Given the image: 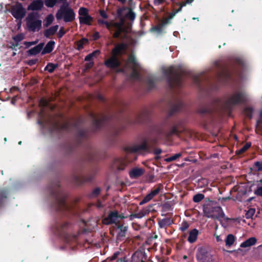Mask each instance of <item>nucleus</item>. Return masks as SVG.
Segmentation results:
<instances>
[{
    "instance_id": "1",
    "label": "nucleus",
    "mask_w": 262,
    "mask_h": 262,
    "mask_svg": "<svg viewBox=\"0 0 262 262\" xmlns=\"http://www.w3.org/2000/svg\"><path fill=\"white\" fill-rule=\"evenodd\" d=\"M51 196L54 200L53 207L59 212L64 213L70 210V207L66 203V195L60 188L58 181H55L49 186Z\"/></svg>"
},
{
    "instance_id": "2",
    "label": "nucleus",
    "mask_w": 262,
    "mask_h": 262,
    "mask_svg": "<svg viewBox=\"0 0 262 262\" xmlns=\"http://www.w3.org/2000/svg\"><path fill=\"white\" fill-rule=\"evenodd\" d=\"M166 76L167 83L169 89L172 91L174 88H181L183 84V76L186 71L181 66H170L163 71Z\"/></svg>"
},
{
    "instance_id": "3",
    "label": "nucleus",
    "mask_w": 262,
    "mask_h": 262,
    "mask_svg": "<svg viewBox=\"0 0 262 262\" xmlns=\"http://www.w3.org/2000/svg\"><path fill=\"white\" fill-rule=\"evenodd\" d=\"M48 123L49 130L51 133L60 134L62 132H70L73 128L78 129L80 120H77L73 123L66 121L62 124H60L58 122L48 121Z\"/></svg>"
},
{
    "instance_id": "4",
    "label": "nucleus",
    "mask_w": 262,
    "mask_h": 262,
    "mask_svg": "<svg viewBox=\"0 0 262 262\" xmlns=\"http://www.w3.org/2000/svg\"><path fill=\"white\" fill-rule=\"evenodd\" d=\"M247 101V96L242 90L236 91L230 94L225 101V104L229 109L233 107L245 103Z\"/></svg>"
},
{
    "instance_id": "5",
    "label": "nucleus",
    "mask_w": 262,
    "mask_h": 262,
    "mask_svg": "<svg viewBox=\"0 0 262 262\" xmlns=\"http://www.w3.org/2000/svg\"><path fill=\"white\" fill-rule=\"evenodd\" d=\"M203 211L206 217L214 220L221 221L225 216L222 207L220 206H213L207 204L204 206Z\"/></svg>"
},
{
    "instance_id": "6",
    "label": "nucleus",
    "mask_w": 262,
    "mask_h": 262,
    "mask_svg": "<svg viewBox=\"0 0 262 262\" xmlns=\"http://www.w3.org/2000/svg\"><path fill=\"white\" fill-rule=\"evenodd\" d=\"M39 15L37 12H30L26 18V25L29 31H38L41 28L42 21L38 19Z\"/></svg>"
},
{
    "instance_id": "7",
    "label": "nucleus",
    "mask_w": 262,
    "mask_h": 262,
    "mask_svg": "<svg viewBox=\"0 0 262 262\" xmlns=\"http://www.w3.org/2000/svg\"><path fill=\"white\" fill-rule=\"evenodd\" d=\"M57 20L63 19L66 23L71 22L75 18V13L74 10L69 7V4L66 3V6H62L56 14Z\"/></svg>"
},
{
    "instance_id": "8",
    "label": "nucleus",
    "mask_w": 262,
    "mask_h": 262,
    "mask_svg": "<svg viewBox=\"0 0 262 262\" xmlns=\"http://www.w3.org/2000/svg\"><path fill=\"white\" fill-rule=\"evenodd\" d=\"M90 115L93 120L91 129L93 133L99 130L103 125L108 123L112 120L111 116L103 114H100V118H97V117L92 113Z\"/></svg>"
},
{
    "instance_id": "9",
    "label": "nucleus",
    "mask_w": 262,
    "mask_h": 262,
    "mask_svg": "<svg viewBox=\"0 0 262 262\" xmlns=\"http://www.w3.org/2000/svg\"><path fill=\"white\" fill-rule=\"evenodd\" d=\"M180 122H173L171 125L169 126V129H166L163 127H157L155 130L157 134L159 136H162L166 138H169L174 135L179 136L181 131L179 130V127L180 125Z\"/></svg>"
},
{
    "instance_id": "10",
    "label": "nucleus",
    "mask_w": 262,
    "mask_h": 262,
    "mask_svg": "<svg viewBox=\"0 0 262 262\" xmlns=\"http://www.w3.org/2000/svg\"><path fill=\"white\" fill-rule=\"evenodd\" d=\"M106 28L110 30L112 26L116 29L115 32L113 34L114 38H120L121 39H125L127 37V34L128 33V29L124 26L122 23H114L113 24L107 21L105 24Z\"/></svg>"
},
{
    "instance_id": "11",
    "label": "nucleus",
    "mask_w": 262,
    "mask_h": 262,
    "mask_svg": "<svg viewBox=\"0 0 262 262\" xmlns=\"http://www.w3.org/2000/svg\"><path fill=\"white\" fill-rule=\"evenodd\" d=\"M97 171L96 168H92L85 174H75L73 177L74 181L78 185L91 182L94 179Z\"/></svg>"
},
{
    "instance_id": "12",
    "label": "nucleus",
    "mask_w": 262,
    "mask_h": 262,
    "mask_svg": "<svg viewBox=\"0 0 262 262\" xmlns=\"http://www.w3.org/2000/svg\"><path fill=\"white\" fill-rule=\"evenodd\" d=\"M9 11L16 20H22L27 14V11L23 4L18 2L11 6Z\"/></svg>"
},
{
    "instance_id": "13",
    "label": "nucleus",
    "mask_w": 262,
    "mask_h": 262,
    "mask_svg": "<svg viewBox=\"0 0 262 262\" xmlns=\"http://www.w3.org/2000/svg\"><path fill=\"white\" fill-rule=\"evenodd\" d=\"M71 227V224L69 223L61 220H57L54 225V229L58 236L67 238L68 236L67 231Z\"/></svg>"
},
{
    "instance_id": "14",
    "label": "nucleus",
    "mask_w": 262,
    "mask_h": 262,
    "mask_svg": "<svg viewBox=\"0 0 262 262\" xmlns=\"http://www.w3.org/2000/svg\"><path fill=\"white\" fill-rule=\"evenodd\" d=\"M79 23L81 25H92L93 21L92 17L89 13V9L85 7H80L78 10Z\"/></svg>"
},
{
    "instance_id": "15",
    "label": "nucleus",
    "mask_w": 262,
    "mask_h": 262,
    "mask_svg": "<svg viewBox=\"0 0 262 262\" xmlns=\"http://www.w3.org/2000/svg\"><path fill=\"white\" fill-rule=\"evenodd\" d=\"M196 257L198 262H213L211 254L204 247L198 249Z\"/></svg>"
},
{
    "instance_id": "16",
    "label": "nucleus",
    "mask_w": 262,
    "mask_h": 262,
    "mask_svg": "<svg viewBox=\"0 0 262 262\" xmlns=\"http://www.w3.org/2000/svg\"><path fill=\"white\" fill-rule=\"evenodd\" d=\"M150 147L146 141L140 144H134L124 147V150L127 153H136L139 151H148Z\"/></svg>"
},
{
    "instance_id": "17",
    "label": "nucleus",
    "mask_w": 262,
    "mask_h": 262,
    "mask_svg": "<svg viewBox=\"0 0 262 262\" xmlns=\"http://www.w3.org/2000/svg\"><path fill=\"white\" fill-rule=\"evenodd\" d=\"M128 164L129 162L125 158H116L113 162L112 168L114 171H122L125 169Z\"/></svg>"
},
{
    "instance_id": "18",
    "label": "nucleus",
    "mask_w": 262,
    "mask_h": 262,
    "mask_svg": "<svg viewBox=\"0 0 262 262\" xmlns=\"http://www.w3.org/2000/svg\"><path fill=\"white\" fill-rule=\"evenodd\" d=\"M237 73L234 67L223 69L220 73V77L225 82L232 80L233 75Z\"/></svg>"
},
{
    "instance_id": "19",
    "label": "nucleus",
    "mask_w": 262,
    "mask_h": 262,
    "mask_svg": "<svg viewBox=\"0 0 262 262\" xmlns=\"http://www.w3.org/2000/svg\"><path fill=\"white\" fill-rule=\"evenodd\" d=\"M104 65L108 68L111 69H118L121 66V62L116 56L113 55L112 57L104 61Z\"/></svg>"
},
{
    "instance_id": "20",
    "label": "nucleus",
    "mask_w": 262,
    "mask_h": 262,
    "mask_svg": "<svg viewBox=\"0 0 262 262\" xmlns=\"http://www.w3.org/2000/svg\"><path fill=\"white\" fill-rule=\"evenodd\" d=\"M76 136L77 137V145L79 146L82 143V140L88 139L90 137V134L88 129H78Z\"/></svg>"
},
{
    "instance_id": "21",
    "label": "nucleus",
    "mask_w": 262,
    "mask_h": 262,
    "mask_svg": "<svg viewBox=\"0 0 262 262\" xmlns=\"http://www.w3.org/2000/svg\"><path fill=\"white\" fill-rule=\"evenodd\" d=\"M149 120V114L147 111H144L138 115L133 123H144Z\"/></svg>"
},
{
    "instance_id": "22",
    "label": "nucleus",
    "mask_w": 262,
    "mask_h": 262,
    "mask_svg": "<svg viewBox=\"0 0 262 262\" xmlns=\"http://www.w3.org/2000/svg\"><path fill=\"white\" fill-rule=\"evenodd\" d=\"M127 48L125 43H120L117 44L112 50L113 55L118 56L121 55L123 52L126 50Z\"/></svg>"
},
{
    "instance_id": "23",
    "label": "nucleus",
    "mask_w": 262,
    "mask_h": 262,
    "mask_svg": "<svg viewBox=\"0 0 262 262\" xmlns=\"http://www.w3.org/2000/svg\"><path fill=\"white\" fill-rule=\"evenodd\" d=\"M43 6V2L41 0H34L28 6L27 10L30 11H39Z\"/></svg>"
},
{
    "instance_id": "24",
    "label": "nucleus",
    "mask_w": 262,
    "mask_h": 262,
    "mask_svg": "<svg viewBox=\"0 0 262 262\" xmlns=\"http://www.w3.org/2000/svg\"><path fill=\"white\" fill-rule=\"evenodd\" d=\"M119 213L117 211H111L103 221L104 224L109 225L116 223V220L118 218Z\"/></svg>"
},
{
    "instance_id": "25",
    "label": "nucleus",
    "mask_w": 262,
    "mask_h": 262,
    "mask_svg": "<svg viewBox=\"0 0 262 262\" xmlns=\"http://www.w3.org/2000/svg\"><path fill=\"white\" fill-rule=\"evenodd\" d=\"M44 45V42H40L35 47L31 48L27 51L28 56H35L39 54L42 51Z\"/></svg>"
},
{
    "instance_id": "26",
    "label": "nucleus",
    "mask_w": 262,
    "mask_h": 262,
    "mask_svg": "<svg viewBox=\"0 0 262 262\" xmlns=\"http://www.w3.org/2000/svg\"><path fill=\"white\" fill-rule=\"evenodd\" d=\"M117 229H119V232L117 235V239L119 241H123L126 236V233L128 229L127 226H123V225L119 224L117 225Z\"/></svg>"
},
{
    "instance_id": "27",
    "label": "nucleus",
    "mask_w": 262,
    "mask_h": 262,
    "mask_svg": "<svg viewBox=\"0 0 262 262\" xmlns=\"http://www.w3.org/2000/svg\"><path fill=\"white\" fill-rule=\"evenodd\" d=\"M144 173V170L141 168H134L129 172V175L130 178H137Z\"/></svg>"
},
{
    "instance_id": "28",
    "label": "nucleus",
    "mask_w": 262,
    "mask_h": 262,
    "mask_svg": "<svg viewBox=\"0 0 262 262\" xmlns=\"http://www.w3.org/2000/svg\"><path fill=\"white\" fill-rule=\"evenodd\" d=\"M55 42L53 40L49 41L46 45L45 48L42 49L41 51V55H43L47 54H49L52 52L54 48Z\"/></svg>"
},
{
    "instance_id": "29",
    "label": "nucleus",
    "mask_w": 262,
    "mask_h": 262,
    "mask_svg": "<svg viewBox=\"0 0 262 262\" xmlns=\"http://www.w3.org/2000/svg\"><path fill=\"white\" fill-rule=\"evenodd\" d=\"M59 28L58 25L52 26L49 29L45 30L43 32L44 36L46 38H50L51 36L54 35L57 31Z\"/></svg>"
},
{
    "instance_id": "30",
    "label": "nucleus",
    "mask_w": 262,
    "mask_h": 262,
    "mask_svg": "<svg viewBox=\"0 0 262 262\" xmlns=\"http://www.w3.org/2000/svg\"><path fill=\"white\" fill-rule=\"evenodd\" d=\"M183 107V102L181 101H178L173 105L168 112V116L170 117L175 113L180 112Z\"/></svg>"
},
{
    "instance_id": "31",
    "label": "nucleus",
    "mask_w": 262,
    "mask_h": 262,
    "mask_svg": "<svg viewBox=\"0 0 262 262\" xmlns=\"http://www.w3.org/2000/svg\"><path fill=\"white\" fill-rule=\"evenodd\" d=\"M199 233V230L195 228L191 230L189 233L187 241L191 244L194 243L197 239Z\"/></svg>"
},
{
    "instance_id": "32",
    "label": "nucleus",
    "mask_w": 262,
    "mask_h": 262,
    "mask_svg": "<svg viewBox=\"0 0 262 262\" xmlns=\"http://www.w3.org/2000/svg\"><path fill=\"white\" fill-rule=\"evenodd\" d=\"M172 223L173 221L169 217L158 220V225L161 228H165Z\"/></svg>"
},
{
    "instance_id": "33",
    "label": "nucleus",
    "mask_w": 262,
    "mask_h": 262,
    "mask_svg": "<svg viewBox=\"0 0 262 262\" xmlns=\"http://www.w3.org/2000/svg\"><path fill=\"white\" fill-rule=\"evenodd\" d=\"M257 239L254 237H251L243 242L241 244V247L242 248L249 247L251 246L254 245L256 243Z\"/></svg>"
},
{
    "instance_id": "34",
    "label": "nucleus",
    "mask_w": 262,
    "mask_h": 262,
    "mask_svg": "<svg viewBox=\"0 0 262 262\" xmlns=\"http://www.w3.org/2000/svg\"><path fill=\"white\" fill-rule=\"evenodd\" d=\"M85 160L88 162L94 161L96 159L95 151L93 148L90 147L88 152L85 158Z\"/></svg>"
},
{
    "instance_id": "35",
    "label": "nucleus",
    "mask_w": 262,
    "mask_h": 262,
    "mask_svg": "<svg viewBox=\"0 0 262 262\" xmlns=\"http://www.w3.org/2000/svg\"><path fill=\"white\" fill-rule=\"evenodd\" d=\"M148 212L147 210H141L138 213L132 214L130 215L129 219L133 220L135 218L141 219Z\"/></svg>"
},
{
    "instance_id": "36",
    "label": "nucleus",
    "mask_w": 262,
    "mask_h": 262,
    "mask_svg": "<svg viewBox=\"0 0 262 262\" xmlns=\"http://www.w3.org/2000/svg\"><path fill=\"white\" fill-rule=\"evenodd\" d=\"M146 84L148 91H150L155 87V82L154 79L150 77H148L146 80Z\"/></svg>"
},
{
    "instance_id": "37",
    "label": "nucleus",
    "mask_w": 262,
    "mask_h": 262,
    "mask_svg": "<svg viewBox=\"0 0 262 262\" xmlns=\"http://www.w3.org/2000/svg\"><path fill=\"white\" fill-rule=\"evenodd\" d=\"M235 237L233 234H228L226 238L225 239L226 245L227 246L230 247L231 245L233 244V243L235 242Z\"/></svg>"
},
{
    "instance_id": "38",
    "label": "nucleus",
    "mask_w": 262,
    "mask_h": 262,
    "mask_svg": "<svg viewBox=\"0 0 262 262\" xmlns=\"http://www.w3.org/2000/svg\"><path fill=\"white\" fill-rule=\"evenodd\" d=\"M57 67V64L49 62L47 63V66L44 69V70L45 71H48L50 73H52Z\"/></svg>"
},
{
    "instance_id": "39",
    "label": "nucleus",
    "mask_w": 262,
    "mask_h": 262,
    "mask_svg": "<svg viewBox=\"0 0 262 262\" xmlns=\"http://www.w3.org/2000/svg\"><path fill=\"white\" fill-rule=\"evenodd\" d=\"M54 17L53 14H50L47 15L45 20L43 26L45 27H49L54 21Z\"/></svg>"
},
{
    "instance_id": "40",
    "label": "nucleus",
    "mask_w": 262,
    "mask_h": 262,
    "mask_svg": "<svg viewBox=\"0 0 262 262\" xmlns=\"http://www.w3.org/2000/svg\"><path fill=\"white\" fill-rule=\"evenodd\" d=\"M198 113L203 115L205 114L211 115L212 113V110L209 107H203L198 110Z\"/></svg>"
},
{
    "instance_id": "41",
    "label": "nucleus",
    "mask_w": 262,
    "mask_h": 262,
    "mask_svg": "<svg viewBox=\"0 0 262 262\" xmlns=\"http://www.w3.org/2000/svg\"><path fill=\"white\" fill-rule=\"evenodd\" d=\"M163 186L162 184H159L157 187L155 188V189L152 190L149 193L152 197L154 198L156 195H157L160 191L163 189Z\"/></svg>"
},
{
    "instance_id": "42",
    "label": "nucleus",
    "mask_w": 262,
    "mask_h": 262,
    "mask_svg": "<svg viewBox=\"0 0 262 262\" xmlns=\"http://www.w3.org/2000/svg\"><path fill=\"white\" fill-rule=\"evenodd\" d=\"M8 191L3 189L0 191V208L4 204V200L7 198Z\"/></svg>"
},
{
    "instance_id": "43",
    "label": "nucleus",
    "mask_w": 262,
    "mask_h": 262,
    "mask_svg": "<svg viewBox=\"0 0 262 262\" xmlns=\"http://www.w3.org/2000/svg\"><path fill=\"white\" fill-rule=\"evenodd\" d=\"M251 146V142L246 143L240 149L236 151V154L240 155L245 152L248 150Z\"/></svg>"
},
{
    "instance_id": "44",
    "label": "nucleus",
    "mask_w": 262,
    "mask_h": 262,
    "mask_svg": "<svg viewBox=\"0 0 262 262\" xmlns=\"http://www.w3.org/2000/svg\"><path fill=\"white\" fill-rule=\"evenodd\" d=\"M101 189L99 187H96L89 194V197L90 198H96L99 195Z\"/></svg>"
},
{
    "instance_id": "45",
    "label": "nucleus",
    "mask_w": 262,
    "mask_h": 262,
    "mask_svg": "<svg viewBox=\"0 0 262 262\" xmlns=\"http://www.w3.org/2000/svg\"><path fill=\"white\" fill-rule=\"evenodd\" d=\"M128 11L126 14V17L129 20H133L136 17V14L131 8H127Z\"/></svg>"
},
{
    "instance_id": "46",
    "label": "nucleus",
    "mask_w": 262,
    "mask_h": 262,
    "mask_svg": "<svg viewBox=\"0 0 262 262\" xmlns=\"http://www.w3.org/2000/svg\"><path fill=\"white\" fill-rule=\"evenodd\" d=\"M205 195L202 193H197L193 197V201L195 203H199L203 200Z\"/></svg>"
},
{
    "instance_id": "47",
    "label": "nucleus",
    "mask_w": 262,
    "mask_h": 262,
    "mask_svg": "<svg viewBox=\"0 0 262 262\" xmlns=\"http://www.w3.org/2000/svg\"><path fill=\"white\" fill-rule=\"evenodd\" d=\"M58 2V0H45V5L48 8H53Z\"/></svg>"
},
{
    "instance_id": "48",
    "label": "nucleus",
    "mask_w": 262,
    "mask_h": 262,
    "mask_svg": "<svg viewBox=\"0 0 262 262\" xmlns=\"http://www.w3.org/2000/svg\"><path fill=\"white\" fill-rule=\"evenodd\" d=\"M127 61L129 63H131L134 65L133 68H138V63H137L136 58L134 56H129L128 58Z\"/></svg>"
},
{
    "instance_id": "49",
    "label": "nucleus",
    "mask_w": 262,
    "mask_h": 262,
    "mask_svg": "<svg viewBox=\"0 0 262 262\" xmlns=\"http://www.w3.org/2000/svg\"><path fill=\"white\" fill-rule=\"evenodd\" d=\"M137 68H133L132 73L130 74L131 77L136 79H139L140 78V74L137 69Z\"/></svg>"
},
{
    "instance_id": "50",
    "label": "nucleus",
    "mask_w": 262,
    "mask_h": 262,
    "mask_svg": "<svg viewBox=\"0 0 262 262\" xmlns=\"http://www.w3.org/2000/svg\"><path fill=\"white\" fill-rule=\"evenodd\" d=\"M181 156H182L181 153H178V154H176L174 155H172V156L167 158V159H166L165 160L167 162H170L176 160L177 159L179 158Z\"/></svg>"
},
{
    "instance_id": "51",
    "label": "nucleus",
    "mask_w": 262,
    "mask_h": 262,
    "mask_svg": "<svg viewBox=\"0 0 262 262\" xmlns=\"http://www.w3.org/2000/svg\"><path fill=\"white\" fill-rule=\"evenodd\" d=\"M192 80L193 83L198 87L201 86V80L199 75H195L192 77Z\"/></svg>"
},
{
    "instance_id": "52",
    "label": "nucleus",
    "mask_w": 262,
    "mask_h": 262,
    "mask_svg": "<svg viewBox=\"0 0 262 262\" xmlns=\"http://www.w3.org/2000/svg\"><path fill=\"white\" fill-rule=\"evenodd\" d=\"M153 198L150 195V194L149 193L147 194L144 198L139 203L140 205H143V204L148 202L151 200H152Z\"/></svg>"
},
{
    "instance_id": "53",
    "label": "nucleus",
    "mask_w": 262,
    "mask_h": 262,
    "mask_svg": "<svg viewBox=\"0 0 262 262\" xmlns=\"http://www.w3.org/2000/svg\"><path fill=\"white\" fill-rule=\"evenodd\" d=\"M189 227V223L186 221H184L182 224H181V226L180 227V230L182 232H185Z\"/></svg>"
},
{
    "instance_id": "54",
    "label": "nucleus",
    "mask_w": 262,
    "mask_h": 262,
    "mask_svg": "<svg viewBox=\"0 0 262 262\" xmlns=\"http://www.w3.org/2000/svg\"><path fill=\"white\" fill-rule=\"evenodd\" d=\"M253 112V108L251 107H248L244 109V113L245 115L249 118H251L252 117Z\"/></svg>"
},
{
    "instance_id": "55",
    "label": "nucleus",
    "mask_w": 262,
    "mask_h": 262,
    "mask_svg": "<svg viewBox=\"0 0 262 262\" xmlns=\"http://www.w3.org/2000/svg\"><path fill=\"white\" fill-rule=\"evenodd\" d=\"M49 105L48 101L45 98L42 97L39 101V105L42 107H47Z\"/></svg>"
},
{
    "instance_id": "56",
    "label": "nucleus",
    "mask_w": 262,
    "mask_h": 262,
    "mask_svg": "<svg viewBox=\"0 0 262 262\" xmlns=\"http://www.w3.org/2000/svg\"><path fill=\"white\" fill-rule=\"evenodd\" d=\"M24 38V35L23 34L20 33L17 34L16 35L13 37V39L16 42L18 43L19 41L23 40Z\"/></svg>"
},
{
    "instance_id": "57",
    "label": "nucleus",
    "mask_w": 262,
    "mask_h": 262,
    "mask_svg": "<svg viewBox=\"0 0 262 262\" xmlns=\"http://www.w3.org/2000/svg\"><path fill=\"white\" fill-rule=\"evenodd\" d=\"M254 193L255 195L262 197V185H258L257 188L254 190Z\"/></svg>"
},
{
    "instance_id": "58",
    "label": "nucleus",
    "mask_w": 262,
    "mask_h": 262,
    "mask_svg": "<svg viewBox=\"0 0 262 262\" xmlns=\"http://www.w3.org/2000/svg\"><path fill=\"white\" fill-rule=\"evenodd\" d=\"M66 33V31H65L63 27H61L59 31L57 33V37L58 38H61L63 37V36Z\"/></svg>"
},
{
    "instance_id": "59",
    "label": "nucleus",
    "mask_w": 262,
    "mask_h": 262,
    "mask_svg": "<svg viewBox=\"0 0 262 262\" xmlns=\"http://www.w3.org/2000/svg\"><path fill=\"white\" fill-rule=\"evenodd\" d=\"M255 209H250L248 212L246 213V217L247 219H250L252 217V216L254 215L255 213Z\"/></svg>"
},
{
    "instance_id": "60",
    "label": "nucleus",
    "mask_w": 262,
    "mask_h": 262,
    "mask_svg": "<svg viewBox=\"0 0 262 262\" xmlns=\"http://www.w3.org/2000/svg\"><path fill=\"white\" fill-rule=\"evenodd\" d=\"M254 167L258 171H262V161H257L254 163Z\"/></svg>"
},
{
    "instance_id": "61",
    "label": "nucleus",
    "mask_w": 262,
    "mask_h": 262,
    "mask_svg": "<svg viewBox=\"0 0 262 262\" xmlns=\"http://www.w3.org/2000/svg\"><path fill=\"white\" fill-rule=\"evenodd\" d=\"M75 43L77 45L76 49L77 50L80 51L81 50H82L83 48L84 44H83V43L82 42H81V41L80 40L77 41L75 42Z\"/></svg>"
},
{
    "instance_id": "62",
    "label": "nucleus",
    "mask_w": 262,
    "mask_h": 262,
    "mask_svg": "<svg viewBox=\"0 0 262 262\" xmlns=\"http://www.w3.org/2000/svg\"><path fill=\"white\" fill-rule=\"evenodd\" d=\"M38 59L37 58L32 59L28 60L27 62V63L28 65L30 66H32L33 65H35L38 62Z\"/></svg>"
},
{
    "instance_id": "63",
    "label": "nucleus",
    "mask_w": 262,
    "mask_h": 262,
    "mask_svg": "<svg viewBox=\"0 0 262 262\" xmlns=\"http://www.w3.org/2000/svg\"><path fill=\"white\" fill-rule=\"evenodd\" d=\"M162 25L160 24L159 25H156L152 28V30L158 32H161L163 29Z\"/></svg>"
},
{
    "instance_id": "64",
    "label": "nucleus",
    "mask_w": 262,
    "mask_h": 262,
    "mask_svg": "<svg viewBox=\"0 0 262 262\" xmlns=\"http://www.w3.org/2000/svg\"><path fill=\"white\" fill-rule=\"evenodd\" d=\"M100 15L104 19H107L108 18V15L104 10H99Z\"/></svg>"
}]
</instances>
